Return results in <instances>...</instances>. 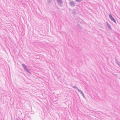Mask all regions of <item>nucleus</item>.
<instances>
[{
	"instance_id": "nucleus-1",
	"label": "nucleus",
	"mask_w": 120,
	"mask_h": 120,
	"mask_svg": "<svg viewBox=\"0 0 120 120\" xmlns=\"http://www.w3.org/2000/svg\"><path fill=\"white\" fill-rule=\"evenodd\" d=\"M109 17L110 19H111V20L112 21H113L114 22H115V20L112 17V15L110 14H109Z\"/></svg>"
},
{
	"instance_id": "nucleus-2",
	"label": "nucleus",
	"mask_w": 120,
	"mask_h": 120,
	"mask_svg": "<svg viewBox=\"0 0 120 120\" xmlns=\"http://www.w3.org/2000/svg\"><path fill=\"white\" fill-rule=\"evenodd\" d=\"M22 66L27 71L28 70V69L26 68V67L25 65L24 64H22Z\"/></svg>"
},
{
	"instance_id": "nucleus-3",
	"label": "nucleus",
	"mask_w": 120,
	"mask_h": 120,
	"mask_svg": "<svg viewBox=\"0 0 120 120\" xmlns=\"http://www.w3.org/2000/svg\"><path fill=\"white\" fill-rule=\"evenodd\" d=\"M79 2L81 1V0H75Z\"/></svg>"
},
{
	"instance_id": "nucleus-4",
	"label": "nucleus",
	"mask_w": 120,
	"mask_h": 120,
	"mask_svg": "<svg viewBox=\"0 0 120 120\" xmlns=\"http://www.w3.org/2000/svg\"><path fill=\"white\" fill-rule=\"evenodd\" d=\"M58 2H60L61 1V0H57Z\"/></svg>"
}]
</instances>
